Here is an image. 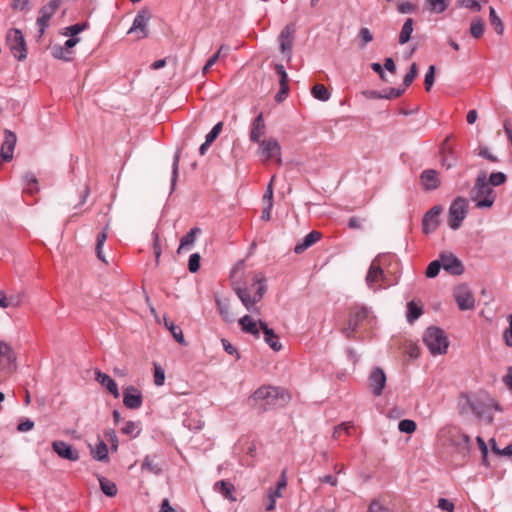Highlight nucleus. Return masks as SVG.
I'll use <instances>...</instances> for the list:
<instances>
[{
    "label": "nucleus",
    "mask_w": 512,
    "mask_h": 512,
    "mask_svg": "<svg viewBox=\"0 0 512 512\" xmlns=\"http://www.w3.org/2000/svg\"><path fill=\"white\" fill-rule=\"evenodd\" d=\"M266 125L263 118V113L255 117L252 122L249 138L252 142H260V138L265 134Z\"/></svg>",
    "instance_id": "23"
},
{
    "label": "nucleus",
    "mask_w": 512,
    "mask_h": 512,
    "mask_svg": "<svg viewBox=\"0 0 512 512\" xmlns=\"http://www.w3.org/2000/svg\"><path fill=\"white\" fill-rule=\"evenodd\" d=\"M200 232L201 230L198 227L190 229V231L181 238L177 252L180 253L183 249H186L188 246L193 245L197 235Z\"/></svg>",
    "instance_id": "33"
},
{
    "label": "nucleus",
    "mask_w": 512,
    "mask_h": 512,
    "mask_svg": "<svg viewBox=\"0 0 512 512\" xmlns=\"http://www.w3.org/2000/svg\"><path fill=\"white\" fill-rule=\"evenodd\" d=\"M259 144L258 153L263 161L273 158L280 159L281 148L278 141L274 138L257 142Z\"/></svg>",
    "instance_id": "13"
},
{
    "label": "nucleus",
    "mask_w": 512,
    "mask_h": 512,
    "mask_svg": "<svg viewBox=\"0 0 512 512\" xmlns=\"http://www.w3.org/2000/svg\"><path fill=\"white\" fill-rule=\"evenodd\" d=\"M143 403L142 393L134 386H127L123 390V404L128 409H139Z\"/></svg>",
    "instance_id": "17"
},
{
    "label": "nucleus",
    "mask_w": 512,
    "mask_h": 512,
    "mask_svg": "<svg viewBox=\"0 0 512 512\" xmlns=\"http://www.w3.org/2000/svg\"><path fill=\"white\" fill-rule=\"evenodd\" d=\"M98 481H99L101 491L106 496L114 497L117 495L118 489H117L116 484L113 481H111L101 475H98Z\"/></svg>",
    "instance_id": "32"
},
{
    "label": "nucleus",
    "mask_w": 512,
    "mask_h": 512,
    "mask_svg": "<svg viewBox=\"0 0 512 512\" xmlns=\"http://www.w3.org/2000/svg\"><path fill=\"white\" fill-rule=\"evenodd\" d=\"M282 497V493H279L273 489H269L268 490V494H267V498H268V503L266 505V510L267 511H272L275 509L276 507V502H277V499L278 498H281Z\"/></svg>",
    "instance_id": "49"
},
{
    "label": "nucleus",
    "mask_w": 512,
    "mask_h": 512,
    "mask_svg": "<svg viewBox=\"0 0 512 512\" xmlns=\"http://www.w3.org/2000/svg\"><path fill=\"white\" fill-rule=\"evenodd\" d=\"M85 28H86L85 24L77 23V24L71 25L66 28L65 35H69L72 38H76L75 36L77 34H79L80 32H82Z\"/></svg>",
    "instance_id": "60"
},
{
    "label": "nucleus",
    "mask_w": 512,
    "mask_h": 512,
    "mask_svg": "<svg viewBox=\"0 0 512 512\" xmlns=\"http://www.w3.org/2000/svg\"><path fill=\"white\" fill-rule=\"evenodd\" d=\"M390 258L391 256L389 255L379 254L371 262L365 278L366 284L370 289L377 291L379 288L382 287V285L377 286L376 284L378 283H382L383 286L389 285L387 283L384 267L386 266Z\"/></svg>",
    "instance_id": "5"
},
{
    "label": "nucleus",
    "mask_w": 512,
    "mask_h": 512,
    "mask_svg": "<svg viewBox=\"0 0 512 512\" xmlns=\"http://www.w3.org/2000/svg\"><path fill=\"white\" fill-rule=\"evenodd\" d=\"M322 234L318 231H311L308 233L302 242L298 243L294 247V252L297 254L303 253L306 249H308L310 246H312L314 243H316L318 240H320Z\"/></svg>",
    "instance_id": "28"
},
{
    "label": "nucleus",
    "mask_w": 512,
    "mask_h": 512,
    "mask_svg": "<svg viewBox=\"0 0 512 512\" xmlns=\"http://www.w3.org/2000/svg\"><path fill=\"white\" fill-rule=\"evenodd\" d=\"M2 372L12 373L16 370V354L7 344L2 342Z\"/></svg>",
    "instance_id": "21"
},
{
    "label": "nucleus",
    "mask_w": 512,
    "mask_h": 512,
    "mask_svg": "<svg viewBox=\"0 0 512 512\" xmlns=\"http://www.w3.org/2000/svg\"><path fill=\"white\" fill-rule=\"evenodd\" d=\"M422 315V308L417 306L415 302L411 301L407 305V321L413 323Z\"/></svg>",
    "instance_id": "40"
},
{
    "label": "nucleus",
    "mask_w": 512,
    "mask_h": 512,
    "mask_svg": "<svg viewBox=\"0 0 512 512\" xmlns=\"http://www.w3.org/2000/svg\"><path fill=\"white\" fill-rule=\"evenodd\" d=\"M416 75H417V65H416V63H413L410 67V71L404 77V80H403L404 86L408 87L409 85H411L412 82L414 81Z\"/></svg>",
    "instance_id": "58"
},
{
    "label": "nucleus",
    "mask_w": 512,
    "mask_h": 512,
    "mask_svg": "<svg viewBox=\"0 0 512 512\" xmlns=\"http://www.w3.org/2000/svg\"><path fill=\"white\" fill-rule=\"evenodd\" d=\"M438 508L445 512H454L455 506L452 501L446 498H440L437 504Z\"/></svg>",
    "instance_id": "61"
},
{
    "label": "nucleus",
    "mask_w": 512,
    "mask_h": 512,
    "mask_svg": "<svg viewBox=\"0 0 512 512\" xmlns=\"http://www.w3.org/2000/svg\"><path fill=\"white\" fill-rule=\"evenodd\" d=\"M357 328L358 325H356L354 321L348 319L347 326L343 328L342 333L346 336V338L350 339L353 337V334Z\"/></svg>",
    "instance_id": "63"
},
{
    "label": "nucleus",
    "mask_w": 512,
    "mask_h": 512,
    "mask_svg": "<svg viewBox=\"0 0 512 512\" xmlns=\"http://www.w3.org/2000/svg\"><path fill=\"white\" fill-rule=\"evenodd\" d=\"M468 213V200L464 197H457L450 204L448 211V225L452 230L460 228Z\"/></svg>",
    "instance_id": "8"
},
{
    "label": "nucleus",
    "mask_w": 512,
    "mask_h": 512,
    "mask_svg": "<svg viewBox=\"0 0 512 512\" xmlns=\"http://www.w3.org/2000/svg\"><path fill=\"white\" fill-rule=\"evenodd\" d=\"M51 18H48L46 15L39 14L37 18L36 24L38 26L39 37H42L45 33L46 28L49 26Z\"/></svg>",
    "instance_id": "54"
},
{
    "label": "nucleus",
    "mask_w": 512,
    "mask_h": 512,
    "mask_svg": "<svg viewBox=\"0 0 512 512\" xmlns=\"http://www.w3.org/2000/svg\"><path fill=\"white\" fill-rule=\"evenodd\" d=\"M106 239H107V233L105 230L102 231L101 233H99L97 236L96 254H97L98 259L101 260L102 262H106V259L103 255V251H102V247H103Z\"/></svg>",
    "instance_id": "45"
},
{
    "label": "nucleus",
    "mask_w": 512,
    "mask_h": 512,
    "mask_svg": "<svg viewBox=\"0 0 512 512\" xmlns=\"http://www.w3.org/2000/svg\"><path fill=\"white\" fill-rule=\"evenodd\" d=\"M90 453L92 457L100 462L108 460V446L107 444L98 437L97 442L94 446L89 445Z\"/></svg>",
    "instance_id": "26"
},
{
    "label": "nucleus",
    "mask_w": 512,
    "mask_h": 512,
    "mask_svg": "<svg viewBox=\"0 0 512 512\" xmlns=\"http://www.w3.org/2000/svg\"><path fill=\"white\" fill-rule=\"evenodd\" d=\"M216 304L219 310L220 315L226 322L233 321L232 313L230 310V305L228 300L216 298Z\"/></svg>",
    "instance_id": "36"
},
{
    "label": "nucleus",
    "mask_w": 512,
    "mask_h": 512,
    "mask_svg": "<svg viewBox=\"0 0 512 512\" xmlns=\"http://www.w3.org/2000/svg\"><path fill=\"white\" fill-rule=\"evenodd\" d=\"M506 179L507 177L503 172H493L487 182L491 187H497L505 183Z\"/></svg>",
    "instance_id": "47"
},
{
    "label": "nucleus",
    "mask_w": 512,
    "mask_h": 512,
    "mask_svg": "<svg viewBox=\"0 0 512 512\" xmlns=\"http://www.w3.org/2000/svg\"><path fill=\"white\" fill-rule=\"evenodd\" d=\"M454 298L461 311L472 310L475 307V298L466 285L458 286L454 292Z\"/></svg>",
    "instance_id": "12"
},
{
    "label": "nucleus",
    "mask_w": 512,
    "mask_h": 512,
    "mask_svg": "<svg viewBox=\"0 0 512 512\" xmlns=\"http://www.w3.org/2000/svg\"><path fill=\"white\" fill-rule=\"evenodd\" d=\"M388 509L378 499L371 501L368 512H387Z\"/></svg>",
    "instance_id": "64"
},
{
    "label": "nucleus",
    "mask_w": 512,
    "mask_h": 512,
    "mask_svg": "<svg viewBox=\"0 0 512 512\" xmlns=\"http://www.w3.org/2000/svg\"><path fill=\"white\" fill-rule=\"evenodd\" d=\"M489 19L496 33L499 35L503 34L504 25L493 7L489 9Z\"/></svg>",
    "instance_id": "41"
},
{
    "label": "nucleus",
    "mask_w": 512,
    "mask_h": 512,
    "mask_svg": "<svg viewBox=\"0 0 512 512\" xmlns=\"http://www.w3.org/2000/svg\"><path fill=\"white\" fill-rule=\"evenodd\" d=\"M222 122L217 123L214 125V127L211 129V131L206 135L205 139L208 143H212L220 134L222 131Z\"/></svg>",
    "instance_id": "59"
},
{
    "label": "nucleus",
    "mask_w": 512,
    "mask_h": 512,
    "mask_svg": "<svg viewBox=\"0 0 512 512\" xmlns=\"http://www.w3.org/2000/svg\"><path fill=\"white\" fill-rule=\"evenodd\" d=\"M416 423L410 419L401 420L398 424V429L402 433L411 434L416 430Z\"/></svg>",
    "instance_id": "50"
},
{
    "label": "nucleus",
    "mask_w": 512,
    "mask_h": 512,
    "mask_svg": "<svg viewBox=\"0 0 512 512\" xmlns=\"http://www.w3.org/2000/svg\"><path fill=\"white\" fill-rule=\"evenodd\" d=\"M151 18V13L148 9L143 8L138 11L134 18L133 24L128 30V34L135 33L137 39H143L148 36L147 25Z\"/></svg>",
    "instance_id": "10"
},
{
    "label": "nucleus",
    "mask_w": 512,
    "mask_h": 512,
    "mask_svg": "<svg viewBox=\"0 0 512 512\" xmlns=\"http://www.w3.org/2000/svg\"><path fill=\"white\" fill-rule=\"evenodd\" d=\"M253 400L261 401L263 410L284 407L290 401V394L281 387L262 386L252 395Z\"/></svg>",
    "instance_id": "2"
},
{
    "label": "nucleus",
    "mask_w": 512,
    "mask_h": 512,
    "mask_svg": "<svg viewBox=\"0 0 512 512\" xmlns=\"http://www.w3.org/2000/svg\"><path fill=\"white\" fill-rule=\"evenodd\" d=\"M507 321L509 323V327L505 330L503 337L506 345L512 347V314L508 315Z\"/></svg>",
    "instance_id": "62"
},
{
    "label": "nucleus",
    "mask_w": 512,
    "mask_h": 512,
    "mask_svg": "<svg viewBox=\"0 0 512 512\" xmlns=\"http://www.w3.org/2000/svg\"><path fill=\"white\" fill-rule=\"evenodd\" d=\"M311 93L315 99L320 101H327L331 96L327 88L322 84L314 85Z\"/></svg>",
    "instance_id": "39"
},
{
    "label": "nucleus",
    "mask_w": 512,
    "mask_h": 512,
    "mask_svg": "<svg viewBox=\"0 0 512 512\" xmlns=\"http://www.w3.org/2000/svg\"><path fill=\"white\" fill-rule=\"evenodd\" d=\"M95 375L96 380L104 386L114 396V398H118L120 396L117 383L108 374L103 373L100 370H96Z\"/></svg>",
    "instance_id": "25"
},
{
    "label": "nucleus",
    "mask_w": 512,
    "mask_h": 512,
    "mask_svg": "<svg viewBox=\"0 0 512 512\" xmlns=\"http://www.w3.org/2000/svg\"><path fill=\"white\" fill-rule=\"evenodd\" d=\"M369 388L373 395L381 396L386 385V374L380 367H375L368 377Z\"/></svg>",
    "instance_id": "14"
},
{
    "label": "nucleus",
    "mask_w": 512,
    "mask_h": 512,
    "mask_svg": "<svg viewBox=\"0 0 512 512\" xmlns=\"http://www.w3.org/2000/svg\"><path fill=\"white\" fill-rule=\"evenodd\" d=\"M294 33H295V26L293 24H288L282 29V31L279 35L280 50L282 53H286V52L289 53L288 60L291 59V50H292V45H293Z\"/></svg>",
    "instance_id": "19"
},
{
    "label": "nucleus",
    "mask_w": 512,
    "mask_h": 512,
    "mask_svg": "<svg viewBox=\"0 0 512 512\" xmlns=\"http://www.w3.org/2000/svg\"><path fill=\"white\" fill-rule=\"evenodd\" d=\"M53 451L61 458L69 460V461H78L80 458L79 451L74 449L68 443L56 440L52 443Z\"/></svg>",
    "instance_id": "16"
},
{
    "label": "nucleus",
    "mask_w": 512,
    "mask_h": 512,
    "mask_svg": "<svg viewBox=\"0 0 512 512\" xmlns=\"http://www.w3.org/2000/svg\"><path fill=\"white\" fill-rule=\"evenodd\" d=\"M358 38L360 39V47L364 48L368 43L373 41V34L368 28L362 27L359 30Z\"/></svg>",
    "instance_id": "48"
},
{
    "label": "nucleus",
    "mask_w": 512,
    "mask_h": 512,
    "mask_svg": "<svg viewBox=\"0 0 512 512\" xmlns=\"http://www.w3.org/2000/svg\"><path fill=\"white\" fill-rule=\"evenodd\" d=\"M122 433L131 437H137L140 433V427L133 421H128L121 429Z\"/></svg>",
    "instance_id": "44"
},
{
    "label": "nucleus",
    "mask_w": 512,
    "mask_h": 512,
    "mask_svg": "<svg viewBox=\"0 0 512 512\" xmlns=\"http://www.w3.org/2000/svg\"><path fill=\"white\" fill-rule=\"evenodd\" d=\"M179 161H180V150L177 149V151L174 154L173 163H172V177H171V189L172 190L175 187L177 177H178Z\"/></svg>",
    "instance_id": "46"
},
{
    "label": "nucleus",
    "mask_w": 512,
    "mask_h": 512,
    "mask_svg": "<svg viewBox=\"0 0 512 512\" xmlns=\"http://www.w3.org/2000/svg\"><path fill=\"white\" fill-rule=\"evenodd\" d=\"M23 192L26 194L34 195L39 191L38 180L31 172L23 176Z\"/></svg>",
    "instance_id": "29"
},
{
    "label": "nucleus",
    "mask_w": 512,
    "mask_h": 512,
    "mask_svg": "<svg viewBox=\"0 0 512 512\" xmlns=\"http://www.w3.org/2000/svg\"><path fill=\"white\" fill-rule=\"evenodd\" d=\"M442 166L446 169L452 168L456 163V157L452 150H448L447 154L441 160Z\"/></svg>",
    "instance_id": "55"
},
{
    "label": "nucleus",
    "mask_w": 512,
    "mask_h": 512,
    "mask_svg": "<svg viewBox=\"0 0 512 512\" xmlns=\"http://www.w3.org/2000/svg\"><path fill=\"white\" fill-rule=\"evenodd\" d=\"M259 325L264 334V341L266 344L274 351H280L282 348L281 343L279 342L278 336L275 334L274 330L269 328L267 323L264 321H259Z\"/></svg>",
    "instance_id": "22"
},
{
    "label": "nucleus",
    "mask_w": 512,
    "mask_h": 512,
    "mask_svg": "<svg viewBox=\"0 0 512 512\" xmlns=\"http://www.w3.org/2000/svg\"><path fill=\"white\" fill-rule=\"evenodd\" d=\"M16 142L17 137L15 133L10 130H5L2 141V162H9L13 159Z\"/></svg>",
    "instance_id": "18"
},
{
    "label": "nucleus",
    "mask_w": 512,
    "mask_h": 512,
    "mask_svg": "<svg viewBox=\"0 0 512 512\" xmlns=\"http://www.w3.org/2000/svg\"><path fill=\"white\" fill-rule=\"evenodd\" d=\"M214 490L220 493L225 499L235 502L237 499L234 496V485L226 480H220L215 483Z\"/></svg>",
    "instance_id": "27"
},
{
    "label": "nucleus",
    "mask_w": 512,
    "mask_h": 512,
    "mask_svg": "<svg viewBox=\"0 0 512 512\" xmlns=\"http://www.w3.org/2000/svg\"><path fill=\"white\" fill-rule=\"evenodd\" d=\"M275 72L279 75V84L280 85H288V75L285 71V68L282 64L274 65Z\"/></svg>",
    "instance_id": "56"
},
{
    "label": "nucleus",
    "mask_w": 512,
    "mask_h": 512,
    "mask_svg": "<svg viewBox=\"0 0 512 512\" xmlns=\"http://www.w3.org/2000/svg\"><path fill=\"white\" fill-rule=\"evenodd\" d=\"M425 5L429 12L440 14L448 8L449 0H425Z\"/></svg>",
    "instance_id": "34"
},
{
    "label": "nucleus",
    "mask_w": 512,
    "mask_h": 512,
    "mask_svg": "<svg viewBox=\"0 0 512 512\" xmlns=\"http://www.w3.org/2000/svg\"><path fill=\"white\" fill-rule=\"evenodd\" d=\"M470 199L478 209H488L493 206L496 193L488 184L485 173L477 175L474 186L470 190Z\"/></svg>",
    "instance_id": "3"
},
{
    "label": "nucleus",
    "mask_w": 512,
    "mask_h": 512,
    "mask_svg": "<svg viewBox=\"0 0 512 512\" xmlns=\"http://www.w3.org/2000/svg\"><path fill=\"white\" fill-rule=\"evenodd\" d=\"M6 44L12 55L22 61L27 57V47L24 36L19 29H10L6 34Z\"/></svg>",
    "instance_id": "9"
},
{
    "label": "nucleus",
    "mask_w": 512,
    "mask_h": 512,
    "mask_svg": "<svg viewBox=\"0 0 512 512\" xmlns=\"http://www.w3.org/2000/svg\"><path fill=\"white\" fill-rule=\"evenodd\" d=\"M485 27L481 19H474L470 25V34L472 37L478 39L484 34Z\"/></svg>",
    "instance_id": "42"
},
{
    "label": "nucleus",
    "mask_w": 512,
    "mask_h": 512,
    "mask_svg": "<svg viewBox=\"0 0 512 512\" xmlns=\"http://www.w3.org/2000/svg\"><path fill=\"white\" fill-rule=\"evenodd\" d=\"M423 341L432 355L445 354L449 346L445 332L438 327L427 328Z\"/></svg>",
    "instance_id": "6"
},
{
    "label": "nucleus",
    "mask_w": 512,
    "mask_h": 512,
    "mask_svg": "<svg viewBox=\"0 0 512 512\" xmlns=\"http://www.w3.org/2000/svg\"><path fill=\"white\" fill-rule=\"evenodd\" d=\"M442 211V206L435 205L424 214L422 219V230L425 234H430L436 231L440 224V215Z\"/></svg>",
    "instance_id": "11"
},
{
    "label": "nucleus",
    "mask_w": 512,
    "mask_h": 512,
    "mask_svg": "<svg viewBox=\"0 0 512 512\" xmlns=\"http://www.w3.org/2000/svg\"><path fill=\"white\" fill-rule=\"evenodd\" d=\"M23 298V292H14L8 296L2 294V309L19 307L23 301Z\"/></svg>",
    "instance_id": "30"
},
{
    "label": "nucleus",
    "mask_w": 512,
    "mask_h": 512,
    "mask_svg": "<svg viewBox=\"0 0 512 512\" xmlns=\"http://www.w3.org/2000/svg\"><path fill=\"white\" fill-rule=\"evenodd\" d=\"M165 326L168 328V330L171 332L173 338L181 345H185V339L183 336L182 329L175 325L174 322L169 321L168 319H165Z\"/></svg>",
    "instance_id": "37"
},
{
    "label": "nucleus",
    "mask_w": 512,
    "mask_h": 512,
    "mask_svg": "<svg viewBox=\"0 0 512 512\" xmlns=\"http://www.w3.org/2000/svg\"><path fill=\"white\" fill-rule=\"evenodd\" d=\"M253 286H257L256 291L253 295L246 287L236 288V294L241 300L245 308L252 313H259V308L256 304L263 298L266 290L265 277L261 273H256L253 277Z\"/></svg>",
    "instance_id": "4"
},
{
    "label": "nucleus",
    "mask_w": 512,
    "mask_h": 512,
    "mask_svg": "<svg viewBox=\"0 0 512 512\" xmlns=\"http://www.w3.org/2000/svg\"><path fill=\"white\" fill-rule=\"evenodd\" d=\"M434 77H435V66L431 65L428 68V71L425 74V89L429 91L434 83Z\"/></svg>",
    "instance_id": "57"
},
{
    "label": "nucleus",
    "mask_w": 512,
    "mask_h": 512,
    "mask_svg": "<svg viewBox=\"0 0 512 512\" xmlns=\"http://www.w3.org/2000/svg\"><path fill=\"white\" fill-rule=\"evenodd\" d=\"M413 19L412 18H408L406 19V21L404 22L403 26H402V29L400 31V34H399V43L401 45L407 43L410 38H411V35L413 33Z\"/></svg>",
    "instance_id": "35"
},
{
    "label": "nucleus",
    "mask_w": 512,
    "mask_h": 512,
    "mask_svg": "<svg viewBox=\"0 0 512 512\" xmlns=\"http://www.w3.org/2000/svg\"><path fill=\"white\" fill-rule=\"evenodd\" d=\"M141 470L150 472L154 475H159L162 472L161 467L158 464L153 463V458L149 455H147L142 464H141Z\"/></svg>",
    "instance_id": "38"
},
{
    "label": "nucleus",
    "mask_w": 512,
    "mask_h": 512,
    "mask_svg": "<svg viewBox=\"0 0 512 512\" xmlns=\"http://www.w3.org/2000/svg\"><path fill=\"white\" fill-rule=\"evenodd\" d=\"M51 53H52L53 57L56 59H61L64 61H69L71 59L70 58L71 51H68L67 48H65L64 46H61V45L53 46Z\"/></svg>",
    "instance_id": "43"
},
{
    "label": "nucleus",
    "mask_w": 512,
    "mask_h": 512,
    "mask_svg": "<svg viewBox=\"0 0 512 512\" xmlns=\"http://www.w3.org/2000/svg\"><path fill=\"white\" fill-rule=\"evenodd\" d=\"M441 268H442V266H441L440 259L430 262L426 269V272H425L426 277H428V278L436 277L438 275V273L440 272Z\"/></svg>",
    "instance_id": "51"
},
{
    "label": "nucleus",
    "mask_w": 512,
    "mask_h": 512,
    "mask_svg": "<svg viewBox=\"0 0 512 512\" xmlns=\"http://www.w3.org/2000/svg\"><path fill=\"white\" fill-rule=\"evenodd\" d=\"M458 409L461 414L473 413L487 424L493 423V410L502 411L500 404L485 392L461 393L458 399Z\"/></svg>",
    "instance_id": "1"
},
{
    "label": "nucleus",
    "mask_w": 512,
    "mask_h": 512,
    "mask_svg": "<svg viewBox=\"0 0 512 512\" xmlns=\"http://www.w3.org/2000/svg\"><path fill=\"white\" fill-rule=\"evenodd\" d=\"M420 181L427 191L436 190L440 186L439 173L434 169H426L420 174Z\"/></svg>",
    "instance_id": "20"
},
{
    "label": "nucleus",
    "mask_w": 512,
    "mask_h": 512,
    "mask_svg": "<svg viewBox=\"0 0 512 512\" xmlns=\"http://www.w3.org/2000/svg\"><path fill=\"white\" fill-rule=\"evenodd\" d=\"M370 314V309L366 306H356L352 309L349 319L354 321L356 325H360Z\"/></svg>",
    "instance_id": "31"
},
{
    "label": "nucleus",
    "mask_w": 512,
    "mask_h": 512,
    "mask_svg": "<svg viewBox=\"0 0 512 512\" xmlns=\"http://www.w3.org/2000/svg\"><path fill=\"white\" fill-rule=\"evenodd\" d=\"M200 254L199 253H193L189 257L188 261V269L191 273H196L200 268Z\"/></svg>",
    "instance_id": "52"
},
{
    "label": "nucleus",
    "mask_w": 512,
    "mask_h": 512,
    "mask_svg": "<svg viewBox=\"0 0 512 512\" xmlns=\"http://www.w3.org/2000/svg\"><path fill=\"white\" fill-rule=\"evenodd\" d=\"M440 437L455 447L459 453L466 454L471 449L470 437L456 427H445L441 430Z\"/></svg>",
    "instance_id": "7"
},
{
    "label": "nucleus",
    "mask_w": 512,
    "mask_h": 512,
    "mask_svg": "<svg viewBox=\"0 0 512 512\" xmlns=\"http://www.w3.org/2000/svg\"><path fill=\"white\" fill-rule=\"evenodd\" d=\"M239 325L244 333L253 335L255 338L260 337V325L251 316L245 315L239 320Z\"/></svg>",
    "instance_id": "24"
},
{
    "label": "nucleus",
    "mask_w": 512,
    "mask_h": 512,
    "mask_svg": "<svg viewBox=\"0 0 512 512\" xmlns=\"http://www.w3.org/2000/svg\"><path fill=\"white\" fill-rule=\"evenodd\" d=\"M165 381V372L164 369L158 365L157 363H154V383L157 386H162Z\"/></svg>",
    "instance_id": "53"
},
{
    "label": "nucleus",
    "mask_w": 512,
    "mask_h": 512,
    "mask_svg": "<svg viewBox=\"0 0 512 512\" xmlns=\"http://www.w3.org/2000/svg\"><path fill=\"white\" fill-rule=\"evenodd\" d=\"M442 268L452 274L461 275L464 271V267L461 261L454 256L452 253H442L439 257Z\"/></svg>",
    "instance_id": "15"
}]
</instances>
